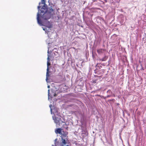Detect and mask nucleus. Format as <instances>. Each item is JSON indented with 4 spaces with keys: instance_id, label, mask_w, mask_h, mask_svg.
Masks as SVG:
<instances>
[{
    "instance_id": "16",
    "label": "nucleus",
    "mask_w": 146,
    "mask_h": 146,
    "mask_svg": "<svg viewBox=\"0 0 146 146\" xmlns=\"http://www.w3.org/2000/svg\"><path fill=\"white\" fill-rule=\"evenodd\" d=\"M110 97V96H107V98H108V97Z\"/></svg>"
},
{
    "instance_id": "8",
    "label": "nucleus",
    "mask_w": 146,
    "mask_h": 146,
    "mask_svg": "<svg viewBox=\"0 0 146 146\" xmlns=\"http://www.w3.org/2000/svg\"><path fill=\"white\" fill-rule=\"evenodd\" d=\"M49 68L48 67L47 69V72L46 73V80H47L48 79V77L49 76Z\"/></svg>"
},
{
    "instance_id": "12",
    "label": "nucleus",
    "mask_w": 146,
    "mask_h": 146,
    "mask_svg": "<svg viewBox=\"0 0 146 146\" xmlns=\"http://www.w3.org/2000/svg\"><path fill=\"white\" fill-rule=\"evenodd\" d=\"M41 2H42V4H44V5H46L45 4V0H42Z\"/></svg>"
},
{
    "instance_id": "9",
    "label": "nucleus",
    "mask_w": 146,
    "mask_h": 146,
    "mask_svg": "<svg viewBox=\"0 0 146 146\" xmlns=\"http://www.w3.org/2000/svg\"><path fill=\"white\" fill-rule=\"evenodd\" d=\"M108 58V56L105 55L103 58L101 59H100V60L102 61H105L107 60Z\"/></svg>"
},
{
    "instance_id": "6",
    "label": "nucleus",
    "mask_w": 146,
    "mask_h": 146,
    "mask_svg": "<svg viewBox=\"0 0 146 146\" xmlns=\"http://www.w3.org/2000/svg\"><path fill=\"white\" fill-rule=\"evenodd\" d=\"M62 129L60 128H57L55 130V132L56 134L59 133L60 134H61L62 131Z\"/></svg>"
},
{
    "instance_id": "4",
    "label": "nucleus",
    "mask_w": 146,
    "mask_h": 146,
    "mask_svg": "<svg viewBox=\"0 0 146 146\" xmlns=\"http://www.w3.org/2000/svg\"><path fill=\"white\" fill-rule=\"evenodd\" d=\"M46 21L45 22V23H44L45 24V26L48 27V28H50L52 27V25L51 24H50V23L49 21H47V20H46Z\"/></svg>"
},
{
    "instance_id": "18",
    "label": "nucleus",
    "mask_w": 146,
    "mask_h": 146,
    "mask_svg": "<svg viewBox=\"0 0 146 146\" xmlns=\"http://www.w3.org/2000/svg\"><path fill=\"white\" fill-rule=\"evenodd\" d=\"M142 70H144V69H143V67H142Z\"/></svg>"
},
{
    "instance_id": "10",
    "label": "nucleus",
    "mask_w": 146,
    "mask_h": 146,
    "mask_svg": "<svg viewBox=\"0 0 146 146\" xmlns=\"http://www.w3.org/2000/svg\"><path fill=\"white\" fill-rule=\"evenodd\" d=\"M62 143L64 144V145H65L66 143V140L65 139H63L62 138Z\"/></svg>"
},
{
    "instance_id": "21",
    "label": "nucleus",
    "mask_w": 146,
    "mask_h": 146,
    "mask_svg": "<svg viewBox=\"0 0 146 146\" xmlns=\"http://www.w3.org/2000/svg\"><path fill=\"white\" fill-rule=\"evenodd\" d=\"M52 146H54V145H52Z\"/></svg>"
},
{
    "instance_id": "19",
    "label": "nucleus",
    "mask_w": 146,
    "mask_h": 146,
    "mask_svg": "<svg viewBox=\"0 0 146 146\" xmlns=\"http://www.w3.org/2000/svg\"><path fill=\"white\" fill-rule=\"evenodd\" d=\"M48 88H49V86H48Z\"/></svg>"
},
{
    "instance_id": "3",
    "label": "nucleus",
    "mask_w": 146,
    "mask_h": 146,
    "mask_svg": "<svg viewBox=\"0 0 146 146\" xmlns=\"http://www.w3.org/2000/svg\"><path fill=\"white\" fill-rule=\"evenodd\" d=\"M48 13H47L46 17H47L48 16L50 15V17L51 15H53L54 14V11L52 8H50L49 9V10H48Z\"/></svg>"
},
{
    "instance_id": "11",
    "label": "nucleus",
    "mask_w": 146,
    "mask_h": 146,
    "mask_svg": "<svg viewBox=\"0 0 146 146\" xmlns=\"http://www.w3.org/2000/svg\"><path fill=\"white\" fill-rule=\"evenodd\" d=\"M98 79L94 80L92 81V83L93 84H96L97 83Z\"/></svg>"
},
{
    "instance_id": "14",
    "label": "nucleus",
    "mask_w": 146,
    "mask_h": 146,
    "mask_svg": "<svg viewBox=\"0 0 146 146\" xmlns=\"http://www.w3.org/2000/svg\"><path fill=\"white\" fill-rule=\"evenodd\" d=\"M47 59L48 60H49V56L48 55V58H47Z\"/></svg>"
},
{
    "instance_id": "20",
    "label": "nucleus",
    "mask_w": 146,
    "mask_h": 146,
    "mask_svg": "<svg viewBox=\"0 0 146 146\" xmlns=\"http://www.w3.org/2000/svg\"><path fill=\"white\" fill-rule=\"evenodd\" d=\"M51 112H52V109H51Z\"/></svg>"
},
{
    "instance_id": "17",
    "label": "nucleus",
    "mask_w": 146,
    "mask_h": 146,
    "mask_svg": "<svg viewBox=\"0 0 146 146\" xmlns=\"http://www.w3.org/2000/svg\"><path fill=\"white\" fill-rule=\"evenodd\" d=\"M43 29L44 30V31H45V28H43Z\"/></svg>"
},
{
    "instance_id": "15",
    "label": "nucleus",
    "mask_w": 146,
    "mask_h": 146,
    "mask_svg": "<svg viewBox=\"0 0 146 146\" xmlns=\"http://www.w3.org/2000/svg\"><path fill=\"white\" fill-rule=\"evenodd\" d=\"M56 94H54V96H56Z\"/></svg>"
},
{
    "instance_id": "1",
    "label": "nucleus",
    "mask_w": 146,
    "mask_h": 146,
    "mask_svg": "<svg viewBox=\"0 0 146 146\" xmlns=\"http://www.w3.org/2000/svg\"><path fill=\"white\" fill-rule=\"evenodd\" d=\"M40 6H38V12L39 11V13L40 15V14H41L42 15H44L43 18L44 20H48L50 18V16L49 15L47 17H46V15H47V13H45L47 11V5H44L42 8H41V9L40 10Z\"/></svg>"
},
{
    "instance_id": "13",
    "label": "nucleus",
    "mask_w": 146,
    "mask_h": 146,
    "mask_svg": "<svg viewBox=\"0 0 146 146\" xmlns=\"http://www.w3.org/2000/svg\"><path fill=\"white\" fill-rule=\"evenodd\" d=\"M50 63L48 62V61L47 62V67H48V66H50Z\"/></svg>"
},
{
    "instance_id": "5",
    "label": "nucleus",
    "mask_w": 146,
    "mask_h": 146,
    "mask_svg": "<svg viewBox=\"0 0 146 146\" xmlns=\"http://www.w3.org/2000/svg\"><path fill=\"white\" fill-rule=\"evenodd\" d=\"M39 11L37 14V22L38 24H41L42 23V22L41 20L40 19V15L39 13Z\"/></svg>"
},
{
    "instance_id": "2",
    "label": "nucleus",
    "mask_w": 146,
    "mask_h": 146,
    "mask_svg": "<svg viewBox=\"0 0 146 146\" xmlns=\"http://www.w3.org/2000/svg\"><path fill=\"white\" fill-rule=\"evenodd\" d=\"M52 117L55 123L56 124L59 125V122L61 120V118L57 117L55 116H53Z\"/></svg>"
},
{
    "instance_id": "7",
    "label": "nucleus",
    "mask_w": 146,
    "mask_h": 146,
    "mask_svg": "<svg viewBox=\"0 0 146 146\" xmlns=\"http://www.w3.org/2000/svg\"><path fill=\"white\" fill-rule=\"evenodd\" d=\"M105 49H99L97 50V52L99 54H101L104 52Z\"/></svg>"
}]
</instances>
